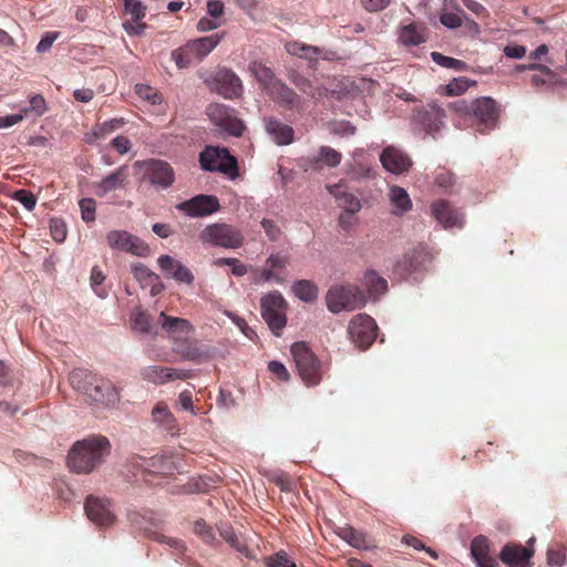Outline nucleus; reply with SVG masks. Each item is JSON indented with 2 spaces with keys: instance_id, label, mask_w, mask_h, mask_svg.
<instances>
[{
  "instance_id": "64",
  "label": "nucleus",
  "mask_w": 567,
  "mask_h": 567,
  "mask_svg": "<svg viewBox=\"0 0 567 567\" xmlns=\"http://www.w3.org/2000/svg\"><path fill=\"white\" fill-rule=\"evenodd\" d=\"M261 226L271 241H275L280 237V228L274 220L264 218L261 220Z\"/></svg>"
},
{
  "instance_id": "63",
  "label": "nucleus",
  "mask_w": 567,
  "mask_h": 567,
  "mask_svg": "<svg viewBox=\"0 0 567 567\" xmlns=\"http://www.w3.org/2000/svg\"><path fill=\"white\" fill-rule=\"evenodd\" d=\"M288 265V257L286 256H279V255H271L266 260V266L271 268L274 271H285L286 267Z\"/></svg>"
},
{
  "instance_id": "25",
  "label": "nucleus",
  "mask_w": 567,
  "mask_h": 567,
  "mask_svg": "<svg viewBox=\"0 0 567 567\" xmlns=\"http://www.w3.org/2000/svg\"><path fill=\"white\" fill-rule=\"evenodd\" d=\"M128 178V167L122 165L115 171L106 175L99 183H96V195L102 197L116 189H122L126 186Z\"/></svg>"
},
{
  "instance_id": "34",
  "label": "nucleus",
  "mask_w": 567,
  "mask_h": 567,
  "mask_svg": "<svg viewBox=\"0 0 567 567\" xmlns=\"http://www.w3.org/2000/svg\"><path fill=\"white\" fill-rule=\"evenodd\" d=\"M341 185L328 186L330 194L334 195L338 199L339 206L349 213L359 212L361 204L360 200L352 194H348L341 190Z\"/></svg>"
},
{
  "instance_id": "22",
  "label": "nucleus",
  "mask_w": 567,
  "mask_h": 567,
  "mask_svg": "<svg viewBox=\"0 0 567 567\" xmlns=\"http://www.w3.org/2000/svg\"><path fill=\"white\" fill-rule=\"evenodd\" d=\"M471 556L476 567H496L498 565L489 539L483 535H478L472 539Z\"/></svg>"
},
{
  "instance_id": "30",
  "label": "nucleus",
  "mask_w": 567,
  "mask_h": 567,
  "mask_svg": "<svg viewBox=\"0 0 567 567\" xmlns=\"http://www.w3.org/2000/svg\"><path fill=\"white\" fill-rule=\"evenodd\" d=\"M248 70L266 92L279 81L274 71L260 61L250 62Z\"/></svg>"
},
{
  "instance_id": "50",
  "label": "nucleus",
  "mask_w": 567,
  "mask_h": 567,
  "mask_svg": "<svg viewBox=\"0 0 567 567\" xmlns=\"http://www.w3.org/2000/svg\"><path fill=\"white\" fill-rule=\"evenodd\" d=\"M286 276L280 275L279 272L274 271L271 268L266 266L264 269L257 271V277L255 279L256 284L262 282H276L282 284L285 282Z\"/></svg>"
},
{
  "instance_id": "41",
  "label": "nucleus",
  "mask_w": 567,
  "mask_h": 567,
  "mask_svg": "<svg viewBox=\"0 0 567 567\" xmlns=\"http://www.w3.org/2000/svg\"><path fill=\"white\" fill-rule=\"evenodd\" d=\"M431 56H432V60L436 64H439L443 68H446V69H452V70L460 71V72L467 71L470 69V66L466 62L451 58V56L443 55L440 52H432Z\"/></svg>"
},
{
  "instance_id": "7",
  "label": "nucleus",
  "mask_w": 567,
  "mask_h": 567,
  "mask_svg": "<svg viewBox=\"0 0 567 567\" xmlns=\"http://www.w3.org/2000/svg\"><path fill=\"white\" fill-rule=\"evenodd\" d=\"M199 165L206 172H220L230 178L238 175V163L227 148L206 146L199 153Z\"/></svg>"
},
{
  "instance_id": "38",
  "label": "nucleus",
  "mask_w": 567,
  "mask_h": 567,
  "mask_svg": "<svg viewBox=\"0 0 567 567\" xmlns=\"http://www.w3.org/2000/svg\"><path fill=\"white\" fill-rule=\"evenodd\" d=\"M400 40L405 45H419L425 41L422 29L415 24H409L402 28Z\"/></svg>"
},
{
  "instance_id": "54",
  "label": "nucleus",
  "mask_w": 567,
  "mask_h": 567,
  "mask_svg": "<svg viewBox=\"0 0 567 567\" xmlns=\"http://www.w3.org/2000/svg\"><path fill=\"white\" fill-rule=\"evenodd\" d=\"M133 329L143 333L151 331L152 319L145 311H137L133 317Z\"/></svg>"
},
{
  "instance_id": "23",
  "label": "nucleus",
  "mask_w": 567,
  "mask_h": 567,
  "mask_svg": "<svg viewBox=\"0 0 567 567\" xmlns=\"http://www.w3.org/2000/svg\"><path fill=\"white\" fill-rule=\"evenodd\" d=\"M157 264L166 277L186 285H192L194 282L193 272L179 260H176L168 255H162L158 257Z\"/></svg>"
},
{
  "instance_id": "46",
  "label": "nucleus",
  "mask_w": 567,
  "mask_h": 567,
  "mask_svg": "<svg viewBox=\"0 0 567 567\" xmlns=\"http://www.w3.org/2000/svg\"><path fill=\"white\" fill-rule=\"evenodd\" d=\"M341 82L337 84V86H341ZM331 95L332 97H336L337 100L343 99L346 94V86L337 89H328L326 86H313V89L308 93V96L312 99H321L323 96Z\"/></svg>"
},
{
  "instance_id": "56",
  "label": "nucleus",
  "mask_w": 567,
  "mask_h": 567,
  "mask_svg": "<svg viewBox=\"0 0 567 567\" xmlns=\"http://www.w3.org/2000/svg\"><path fill=\"white\" fill-rule=\"evenodd\" d=\"M82 219L85 223H91L95 220V210H96V203L93 198H83L79 203Z\"/></svg>"
},
{
  "instance_id": "10",
  "label": "nucleus",
  "mask_w": 567,
  "mask_h": 567,
  "mask_svg": "<svg viewBox=\"0 0 567 567\" xmlns=\"http://www.w3.org/2000/svg\"><path fill=\"white\" fill-rule=\"evenodd\" d=\"M107 246L113 250L124 251L138 257L151 254L150 246L140 237L126 230H111L106 234Z\"/></svg>"
},
{
  "instance_id": "27",
  "label": "nucleus",
  "mask_w": 567,
  "mask_h": 567,
  "mask_svg": "<svg viewBox=\"0 0 567 567\" xmlns=\"http://www.w3.org/2000/svg\"><path fill=\"white\" fill-rule=\"evenodd\" d=\"M266 132L275 140L278 145H289L293 142V128L280 122L276 117H267L264 120Z\"/></svg>"
},
{
  "instance_id": "43",
  "label": "nucleus",
  "mask_w": 567,
  "mask_h": 567,
  "mask_svg": "<svg viewBox=\"0 0 567 567\" xmlns=\"http://www.w3.org/2000/svg\"><path fill=\"white\" fill-rule=\"evenodd\" d=\"M365 285L372 296H378L385 292L388 282L382 277L378 276L375 271H368L364 276Z\"/></svg>"
},
{
  "instance_id": "58",
  "label": "nucleus",
  "mask_w": 567,
  "mask_h": 567,
  "mask_svg": "<svg viewBox=\"0 0 567 567\" xmlns=\"http://www.w3.org/2000/svg\"><path fill=\"white\" fill-rule=\"evenodd\" d=\"M126 13L131 14L134 21H138L145 17L146 8L140 0H124Z\"/></svg>"
},
{
  "instance_id": "5",
  "label": "nucleus",
  "mask_w": 567,
  "mask_h": 567,
  "mask_svg": "<svg viewBox=\"0 0 567 567\" xmlns=\"http://www.w3.org/2000/svg\"><path fill=\"white\" fill-rule=\"evenodd\" d=\"M293 361L301 380L308 386H316L321 382V363L306 342H295L290 348Z\"/></svg>"
},
{
  "instance_id": "11",
  "label": "nucleus",
  "mask_w": 567,
  "mask_h": 567,
  "mask_svg": "<svg viewBox=\"0 0 567 567\" xmlns=\"http://www.w3.org/2000/svg\"><path fill=\"white\" fill-rule=\"evenodd\" d=\"M377 323L365 313L354 316L348 326L351 341L360 349H368L377 338Z\"/></svg>"
},
{
  "instance_id": "13",
  "label": "nucleus",
  "mask_w": 567,
  "mask_h": 567,
  "mask_svg": "<svg viewBox=\"0 0 567 567\" xmlns=\"http://www.w3.org/2000/svg\"><path fill=\"white\" fill-rule=\"evenodd\" d=\"M432 259L433 252L431 249L424 244H417L396 262L395 272L401 277H408L430 264Z\"/></svg>"
},
{
  "instance_id": "62",
  "label": "nucleus",
  "mask_w": 567,
  "mask_h": 567,
  "mask_svg": "<svg viewBox=\"0 0 567 567\" xmlns=\"http://www.w3.org/2000/svg\"><path fill=\"white\" fill-rule=\"evenodd\" d=\"M111 146L121 155L128 153L132 148V143L128 137L118 135L111 141Z\"/></svg>"
},
{
  "instance_id": "29",
  "label": "nucleus",
  "mask_w": 567,
  "mask_h": 567,
  "mask_svg": "<svg viewBox=\"0 0 567 567\" xmlns=\"http://www.w3.org/2000/svg\"><path fill=\"white\" fill-rule=\"evenodd\" d=\"M419 121L427 133H434L440 130L445 117V112L437 105H429L427 109L419 112Z\"/></svg>"
},
{
  "instance_id": "18",
  "label": "nucleus",
  "mask_w": 567,
  "mask_h": 567,
  "mask_svg": "<svg viewBox=\"0 0 567 567\" xmlns=\"http://www.w3.org/2000/svg\"><path fill=\"white\" fill-rule=\"evenodd\" d=\"M534 555L532 548L518 543H507L499 551V560L508 567H532L530 558Z\"/></svg>"
},
{
  "instance_id": "12",
  "label": "nucleus",
  "mask_w": 567,
  "mask_h": 567,
  "mask_svg": "<svg viewBox=\"0 0 567 567\" xmlns=\"http://www.w3.org/2000/svg\"><path fill=\"white\" fill-rule=\"evenodd\" d=\"M209 120L224 132L241 136L244 123L235 115V111L220 103H212L206 111Z\"/></svg>"
},
{
  "instance_id": "3",
  "label": "nucleus",
  "mask_w": 567,
  "mask_h": 567,
  "mask_svg": "<svg viewBox=\"0 0 567 567\" xmlns=\"http://www.w3.org/2000/svg\"><path fill=\"white\" fill-rule=\"evenodd\" d=\"M158 323L173 341V350L182 358L197 361L206 354V352L198 347L197 341L190 339L194 327L188 320L168 316L162 311L158 317Z\"/></svg>"
},
{
  "instance_id": "21",
  "label": "nucleus",
  "mask_w": 567,
  "mask_h": 567,
  "mask_svg": "<svg viewBox=\"0 0 567 567\" xmlns=\"http://www.w3.org/2000/svg\"><path fill=\"white\" fill-rule=\"evenodd\" d=\"M267 94L274 102L278 103L286 110H303L302 99L292 89L288 87L281 80L272 85Z\"/></svg>"
},
{
  "instance_id": "26",
  "label": "nucleus",
  "mask_w": 567,
  "mask_h": 567,
  "mask_svg": "<svg viewBox=\"0 0 567 567\" xmlns=\"http://www.w3.org/2000/svg\"><path fill=\"white\" fill-rule=\"evenodd\" d=\"M141 373L144 380L156 384H163L175 379L185 380L189 378L188 371H178L172 368H164L158 365L146 367L142 370Z\"/></svg>"
},
{
  "instance_id": "24",
  "label": "nucleus",
  "mask_w": 567,
  "mask_h": 567,
  "mask_svg": "<svg viewBox=\"0 0 567 567\" xmlns=\"http://www.w3.org/2000/svg\"><path fill=\"white\" fill-rule=\"evenodd\" d=\"M432 215L444 227H462L463 215L446 200H437L431 205Z\"/></svg>"
},
{
  "instance_id": "8",
  "label": "nucleus",
  "mask_w": 567,
  "mask_h": 567,
  "mask_svg": "<svg viewBox=\"0 0 567 567\" xmlns=\"http://www.w3.org/2000/svg\"><path fill=\"white\" fill-rule=\"evenodd\" d=\"M199 239L203 244L227 249H237L244 244L241 231L224 223H215L206 226L199 233Z\"/></svg>"
},
{
  "instance_id": "61",
  "label": "nucleus",
  "mask_w": 567,
  "mask_h": 567,
  "mask_svg": "<svg viewBox=\"0 0 567 567\" xmlns=\"http://www.w3.org/2000/svg\"><path fill=\"white\" fill-rule=\"evenodd\" d=\"M268 370L277 377L278 380L287 382L290 379V373L287 368L279 361H270L268 363Z\"/></svg>"
},
{
  "instance_id": "47",
  "label": "nucleus",
  "mask_w": 567,
  "mask_h": 567,
  "mask_svg": "<svg viewBox=\"0 0 567 567\" xmlns=\"http://www.w3.org/2000/svg\"><path fill=\"white\" fill-rule=\"evenodd\" d=\"M341 82L337 84V86H341ZM331 95L332 97H336L337 100L343 99L346 94V86L337 89H328L326 86H313V89L308 93V96L312 99H321L323 96Z\"/></svg>"
},
{
  "instance_id": "44",
  "label": "nucleus",
  "mask_w": 567,
  "mask_h": 567,
  "mask_svg": "<svg viewBox=\"0 0 567 567\" xmlns=\"http://www.w3.org/2000/svg\"><path fill=\"white\" fill-rule=\"evenodd\" d=\"M135 93L138 95V97L150 102L152 105H157V104L162 103L161 93L156 89H154L150 85L136 84Z\"/></svg>"
},
{
  "instance_id": "4",
  "label": "nucleus",
  "mask_w": 567,
  "mask_h": 567,
  "mask_svg": "<svg viewBox=\"0 0 567 567\" xmlns=\"http://www.w3.org/2000/svg\"><path fill=\"white\" fill-rule=\"evenodd\" d=\"M454 109L472 122L482 134L494 130L498 122V109L491 97H478L472 101L461 100L454 103Z\"/></svg>"
},
{
  "instance_id": "48",
  "label": "nucleus",
  "mask_w": 567,
  "mask_h": 567,
  "mask_svg": "<svg viewBox=\"0 0 567 567\" xmlns=\"http://www.w3.org/2000/svg\"><path fill=\"white\" fill-rule=\"evenodd\" d=\"M265 565L266 567H297L295 561L284 550L266 557Z\"/></svg>"
},
{
  "instance_id": "1",
  "label": "nucleus",
  "mask_w": 567,
  "mask_h": 567,
  "mask_svg": "<svg viewBox=\"0 0 567 567\" xmlns=\"http://www.w3.org/2000/svg\"><path fill=\"white\" fill-rule=\"evenodd\" d=\"M111 443L106 436L91 435L75 442L68 454L70 471L89 474L101 466L111 453Z\"/></svg>"
},
{
  "instance_id": "37",
  "label": "nucleus",
  "mask_w": 567,
  "mask_h": 567,
  "mask_svg": "<svg viewBox=\"0 0 567 567\" xmlns=\"http://www.w3.org/2000/svg\"><path fill=\"white\" fill-rule=\"evenodd\" d=\"M338 535L355 548H367V540L364 534L354 529L351 526L339 528Z\"/></svg>"
},
{
  "instance_id": "51",
  "label": "nucleus",
  "mask_w": 567,
  "mask_h": 567,
  "mask_svg": "<svg viewBox=\"0 0 567 567\" xmlns=\"http://www.w3.org/2000/svg\"><path fill=\"white\" fill-rule=\"evenodd\" d=\"M464 18H465V12L460 9L457 12L442 13L440 17V21L443 25H445L449 29H456L462 25Z\"/></svg>"
},
{
  "instance_id": "14",
  "label": "nucleus",
  "mask_w": 567,
  "mask_h": 567,
  "mask_svg": "<svg viewBox=\"0 0 567 567\" xmlns=\"http://www.w3.org/2000/svg\"><path fill=\"white\" fill-rule=\"evenodd\" d=\"M134 165L144 167L150 182L163 189L169 188L175 182L174 168L165 161L151 158Z\"/></svg>"
},
{
  "instance_id": "35",
  "label": "nucleus",
  "mask_w": 567,
  "mask_h": 567,
  "mask_svg": "<svg viewBox=\"0 0 567 567\" xmlns=\"http://www.w3.org/2000/svg\"><path fill=\"white\" fill-rule=\"evenodd\" d=\"M295 295L302 301L312 302L318 297V288L310 280H298L295 282L293 287Z\"/></svg>"
},
{
  "instance_id": "53",
  "label": "nucleus",
  "mask_w": 567,
  "mask_h": 567,
  "mask_svg": "<svg viewBox=\"0 0 567 567\" xmlns=\"http://www.w3.org/2000/svg\"><path fill=\"white\" fill-rule=\"evenodd\" d=\"M131 272L133 277L142 284H148L151 279L157 278L153 271H151L145 265L141 262L133 264L131 267Z\"/></svg>"
},
{
  "instance_id": "16",
  "label": "nucleus",
  "mask_w": 567,
  "mask_h": 567,
  "mask_svg": "<svg viewBox=\"0 0 567 567\" xmlns=\"http://www.w3.org/2000/svg\"><path fill=\"white\" fill-rule=\"evenodd\" d=\"M176 208L190 217H204L218 212L220 205L217 197L213 195H196L179 203Z\"/></svg>"
},
{
  "instance_id": "60",
  "label": "nucleus",
  "mask_w": 567,
  "mask_h": 567,
  "mask_svg": "<svg viewBox=\"0 0 567 567\" xmlns=\"http://www.w3.org/2000/svg\"><path fill=\"white\" fill-rule=\"evenodd\" d=\"M154 540H156L157 543H161V544L168 545L171 548H174L177 554H181V555L186 549L185 544L181 539L173 538V537H169V536H166L163 534H158V533L154 534Z\"/></svg>"
},
{
  "instance_id": "40",
  "label": "nucleus",
  "mask_w": 567,
  "mask_h": 567,
  "mask_svg": "<svg viewBox=\"0 0 567 567\" xmlns=\"http://www.w3.org/2000/svg\"><path fill=\"white\" fill-rule=\"evenodd\" d=\"M475 85V80H470L465 76L454 78L447 85L444 86V91L449 96H457L465 93L468 87Z\"/></svg>"
},
{
  "instance_id": "15",
  "label": "nucleus",
  "mask_w": 567,
  "mask_h": 567,
  "mask_svg": "<svg viewBox=\"0 0 567 567\" xmlns=\"http://www.w3.org/2000/svg\"><path fill=\"white\" fill-rule=\"evenodd\" d=\"M342 159V154L330 146H321L315 156L301 157L298 167L303 172L321 171L324 166L337 167Z\"/></svg>"
},
{
  "instance_id": "20",
  "label": "nucleus",
  "mask_w": 567,
  "mask_h": 567,
  "mask_svg": "<svg viewBox=\"0 0 567 567\" xmlns=\"http://www.w3.org/2000/svg\"><path fill=\"white\" fill-rule=\"evenodd\" d=\"M380 162L385 171L396 175L408 172L412 165L409 155L394 146H386L382 151Z\"/></svg>"
},
{
  "instance_id": "52",
  "label": "nucleus",
  "mask_w": 567,
  "mask_h": 567,
  "mask_svg": "<svg viewBox=\"0 0 567 567\" xmlns=\"http://www.w3.org/2000/svg\"><path fill=\"white\" fill-rule=\"evenodd\" d=\"M194 533L206 544L212 545L215 540L213 528L204 519H198L194 523Z\"/></svg>"
},
{
  "instance_id": "28",
  "label": "nucleus",
  "mask_w": 567,
  "mask_h": 567,
  "mask_svg": "<svg viewBox=\"0 0 567 567\" xmlns=\"http://www.w3.org/2000/svg\"><path fill=\"white\" fill-rule=\"evenodd\" d=\"M528 69L539 72L538 74H533L530 78V83L536 89L545 85H565L567 83L566 80L561 79L555 71L544 64L532 63L528 64Z\"/></svg>"
},
{
  "instance_id": "59",
  "label": "nucleus",
  "mask_w": 567,
  "mask_h": 567,
  "mask_svg": "<svg viewBox=\"0 0 567 567\" xmlns=\"http://www.w3.org/2000/svg\"><path fill=\"white\" fill-rule=\"evenodd\" d=\"M402 543L408 545V546H411L413 547L414 549L416 550H424L426 554H429L433 559H437L439 558V555L437 553L432 549L431 547H426L422 540H420L419 538H416L415 536H412V535H404L402 537Z\"/></svg>"
},
{
  "instance_id": "49",
  "label": "nucleus",
  "mask_w": 567,
  "mask_h": 567,
  "mask_svg": "<svg viewBox=\"0 0 567 567\" xmlns=\"http://www.w3.org/2000/svg\"><path fill=\"white\" fill-rule=\"evenodd\" d=\"M214 265L217 267L231 266V272L237 277L245 276L248 271L247 266L237 258H217L214 260Z\"/></svg>"
},
{
  "instance_id": "57",
  "label": "nucleus",
  "mask_w": 567,
  "mask_h": 567,
  "mask_svg": "<svg viewBox=\"0 0 567 567\" xmlns=\"http://www.w3.org/2000/svg\"><path fill=\"white\" fill-rule=\"evenodd\" d=\"M12 198L22 204L29 212L33 210L37 205V197L27 189L14 192Z\"/></svg>"
},
{
  "instance_id": "32",
  "label": "nucleus",
  "mask_w": 567,
  "mask_h": 567,
  "mask_svg": "<svg viewBox=\"0 0 567 567\" xmlns=\"http://www.w3.org/2000/svg\"><path fill=\"white\" fill-rule=\"evenodd\" d=\"M153 421L165 431L175 435L178 432L177 422L164 402H158L152 411Z\"/></svg>"
},
{
  "instance_id": "42",
  "label": "nucleus",
  "mask_w": 567,
  "mask_h": 567,
  "mask_svg": "<svg viewBox=\"0 0 567 567\" xmlns=\"http://www.w3.org/2000/svg\"><path fill=\"white\" fill-rule=\"evenodd\" d=\"M125 124L123 118H113L103 123L96 124L92 130V135L96 140L104 138L114 131L121 128Z\"/></svg>"
},
{
  "instance_id": "6",
  "label": "nucleus",
  "mask_w": 567,
  "mask_h": 567,
  "mask_svg": "<svg viewBox=\"0 0 567 567\" xmlns=\"http://www.w3.org/2000/svg\"><path fill=\"white\" fill-rule=\"evenodd\" d=\"M326 303L329 311L339 313L352 311L365 306V293L357 286L340 285L331 287L326 295Z\"/></svg>"
},
{
  "instance_id": "17",
  "label": "nucleus",
  "mask_w": 567,
  "mask_h": 567,
  "mask_svg": "<svg viewBox=\"0 0 567 567\" xmlns=\"http://www.w3.org/2000/svg\"><path fill=\"white\" fill-rule=\"evenodd\" d=\"M84 509L87 518L99 526H109L114 522V514L107 498L90 495L85 499Z\"/></svg>"
},
{
  "instance_id": "39",
  "label": "nucleus",
  "mask_w": 567,
  "mask_h": 567,
  "mask_svg": "<svg viewBox=\"0 0 567 567\" xmlns=\"http://www.w3.org/2000/svg\"><path fill=\"white\" fill-rule=\"evenodd\" d=\"M285 48L289 54L306 59H312L319 53L317 47L308 45L299 41L287 42Z\"/></svg>"
},
{
  "instance_id": "55",
  "label": "nucleus",
  "mask_w": 567,
  "mask_h": 567,
  "mask_svg": "<svg viewBox=\"0 0 567 567\" xmlns=\"http://www.w3.org/2000/svg\"><path fill=\"white\" fill-rule=\"evenodd\" d=\"M49 227H50L51 236L55 241L62 243L65 240L68 230H66V225L62 219L52 218L50 220Z\"/></svg>"
},
{
  "instance_id": "36",
  "label": "nucleus",
  "mask_w": 567,
  "mask_h": 567,
  "mask_svg": "<svg viewBox=\"0 0 567 567\" xmlns=\"http://www.w3.org/2000/svg\"><path fill=\"white\" fill-rule=\"evenodd\" d=\"M390 198L396 208V214L408 212L412 208V203L406 190L399 186H393L390 192Z\"/></svg>"
},
{
  "instance_id": "2",
  "label": "nucleus",
  "mask_w": 567,
  "mask_h": 567,
  "mask_svg": "<svg viewBox=\"0 0 567 567\" xmlns=\"http://www.w3.org/2000/svg\"><path fill=\"white\" fill-rule=\"evenodd\" d=\"M70 383L74 390L84 394L90 403L113 406L120 401L118 389L110 380L87 370L72 371Z\"/></svg>"
},
{
  "instance_id": "19",
  "label": "nucleus",
  "mask_w": 567,
  "mask_h": 567,
  "mask_svg": "<svg viewBox=\"0 0 567 567\" xmlns=\"http://www.w3.org/2000/svg\"><path fill=\"white\" fill-rule=\"evenodd\" d=\"M214 82L218 94L226 99H236L243 94V83L236 73L229 69L219 70Z\"/></svg>"
},
{
  "instance_id": "45",
  "label": "nucleus",
  "mask_w": 567,
  "mask_h": 567,
  "mask_svg": "<svg viewBox=\"0 0 567 567\" xmlns=\"http://www.w3.org/2000/svg\"><path fill=\"white\" fill-rule=\"evenodd\" d=\"M172 58L179 69L188 68L195 59L187 43L172 52Z\"/></svg>"
},
{
  "instance_id": "31",
  "label": "nucleus",
  "mask_w": 567,
  "mask_h": 567,
  "mask_svg": "<svg viewBox=\"0 0 567 567\" xmlns=\"http://www.w3.org/2000/svg\"><path fill=\"white\" fill-rule=\"evenodd\" d=\"M220 40L221 35L214 33L208 37L188 41L187 45L195 59L200 61L216 48Z\"/></svg>"
},
{
  "instance_id": "33",
  "label": "nucleus",
  "mask_w": 567,
  "mask_h": 567,
  "mask_svg": "<svg viewBox=\"0 0 567 567\" xmlns=\"http://www.w3.org/2000/svg\"><path fill=\"white\" fill-rule=\"evenodd\" d=\"M221 538L230 545L235 550L245 556L246 558L252 559L254 555L248 548L244 539L238 537L230 526H226L219 529Z\"/></svg>"
},
{
  "instance_id": "9",
  "label": "nucleus",
  "mask_w": 567,
  "mask_h": 567,
  "mask_svg": "<svg viewBox=\"0 0 567 567\" xmlns=\"http://www.w3.org/2000/svg\"><path fill=\"white\" fill-rule=\"evenodd\" d=\"M261 316L269 329L279 337L287 323V302L280 292L274 291L264 296L260 300Z\"/></svg>"
}]
</instances>
